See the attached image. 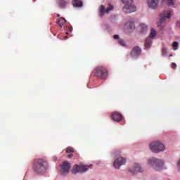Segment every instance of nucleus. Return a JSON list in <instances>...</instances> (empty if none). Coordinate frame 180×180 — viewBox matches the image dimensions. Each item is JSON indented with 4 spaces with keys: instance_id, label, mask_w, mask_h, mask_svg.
Wrapping results in <instances>:
<instances>
[{
    "instance_id": "1",
    "label": "nucleus",
    "mask_w": 180,
    "mask_h": 180,
    "mask_svg": "<svg viewBox=\"0 0 180 180\" xmlns=\"http://www.w3.org/2000/svg\"><path fill=\"white\" fill-rule=\"evenodd\" d=\"M47 161L43 159H36L34 162L33 170L37 175H41L46 172Z\"/></svg>"
},
{
    "instance_id": "2",
    "label": "nucleus",
    "mask_w": 180,
    "mask_h": 180,
    "mask_svg": "<svg viewBox=\"0 0 180 180\" xmlns=\"http://www.w3.org/2000/svg\"><path fill=\"white\" fill-rule=\"evenodd\" d=\"M148 164L155 171H161L164 167V162L155 158H150L148 160Z\"/></svg>"
},
{
    "instance_id": "3",
    "label": "nucleus",
    "mask_w": 180,
    "mask_h": 180,
    "mask_svg": "<svg viewBox=\"0 0 180 180\" xmlns=\"http://www.w3.org/2000/svg\"><path fill=\"white\" fill-rule=\"evenodd\" d=\"M94 75L99 79H106L108 78V69L105 67H97L94 70Z\"/></svg>"
},
{
    "instance_id": "4",
    "label": "nucleus",
    "mask_w": 180,
    "mask_h": 180,
    "mask_svg": "<svg viewBox=\"0 0 180 180\" xmlns=\"http://www.w3.org/2000/svg\"><path fill=\"white\" fill-rule=\"evenodd\" d=\"M150 149L153 153H160L165 150V146L160 141H155L150 143Z\"/></svg>"
},
{
    "instance_id": "5",
    "label": "nucleus",
    "mask_w": 180,
    "mask_h": 180,
    "mask_svg": "<svg viewBox=\"0 0 180 180\" xmlns=\"http://www.w3.org/2000/svg\"><path fill=\"white\" fill-rule=\"evenodd\" d=\"M122 2L125 4L122 8L124 13H131V12H136V6L133 4V0H122Z\"/></svg>"
},
{
    "instance_id": "6",
    "label": "nucleus",
    "mask_w": 180,
    "mask_h": 180,
    "mask_svg": "<svg viewBox=\"0 0 180 180\" xmlns=\"http://www.w3.org/2000/svg\"><path fill=\"white\" fill-rule=\"evenodd\" d=\"M89 167L91 166L84 165H75L72 169V174H74L75 175L77 174H84V172H86V171L89 169Z\"/></svg>"
},
{
    "instance_id": "7",
    "label": "nucleus",
    "mask_w": 180,
    "mask_h": 180,
    "mask_svg": "<svg viewBox=\"0 0 180 180\" xmlns=\"http://www.w3.org/2000/svg\"><path fill=\"white\" fill-rule=\"evenodd\" d=\"M60 174L61 175H67L70 172L71 165L68 162H64L60 166Z\"/></svg>"
},
{
    "instance_id": "8",
    "label": "nucleus",
    "mask_w": 180,
    "mask_h": 180,
    "mask_svg": "<svg viewBox=\"0 0 180 180\" xmlns=\"http://www.w3.org/2000/svg\"><path fill=\"white\" fill-rule=\"evenodd\" d=\"M124 164H126V158L123 157H119L114 161V168H116V169H119V168H120L122 165H124Z\"/></svg>"
},
{
    "instance_id": "9",
    "label": "nucleus",
    "mask_w": 180,
    "mask_h": 180,
    "mask_svg": "<svg viewBox=\"0 0 180 180\" xmlns=\"http://www.w3.org/2000/svg\"><path fill=\"white\" fill-rule=\"evenodd\" d=\"M129 171L132 175H134V174H137V172H143V169L139 164L135 163L132 169H129Z\"/></svg>"
},
{
    "instance_id": "10",
    "label": "nucleus",
    "mask_w": 180,
    "mask_h": 180,
    "mask_svg": "<svg viewBox=\"0 0 180 180\" xmlns=\"http://www.w3.org/2000/svg\"><path fill=\"white\" fill-rule=\"evenodd\" d=\"M158 2H160V0H147L148 8H150V9H157Z\"/></svg>"
},
{
    "instance_id": "11",
    "label": "nucleus",
    "mask_w": 180,
    "mask_h": 180,
    "mask_svg": "<svg viewBox=\"0 0 180 180\" xmlns=\"http://www.w3.org/2000/svg\"><path fill=\"white\" fill-rule=\"evenodd\" d=\"M110 11H113V6L112 5H109L107 8H105V6H101V10H100V15L101 16H103L104 13H109Z\"/></svg>"
},
{
    "instance_id": "12",
    "label": "nucleus",
    "mask_w": 180,
    "mask_h": 180,
    "mask_svg": "<svg viewBox=\"0 0 180 180\" xmlns=\"http://www.w3.org/2000/svg\"><path fill=\"white\" fill-rule=\"evenodd\" d=\"M125 29L127 30L129 33H131L136 29V27L134 26V22L132 21H128L125 24Z\"/></svg>"
},
{
    "instance_id": "13",
    "label": "nucleus",
    "mask_w": 180,
    "mask_h": 180,
    "mask_svg": "<svg viewBox=\"0 0 180 180\" xmlns=\"http://www.w3.org/2000/svg\"><path fill=\"white\" fill-rule=\"evenodd\" d=\"M111 117L115 122H120L123 119V115L120 112H115L112 113Z\"/></svg>"
},
{
    "instance_id": "14",
    "label": "nucleus",
    "mask_w": 180,
    "mask_h": 180,
    "mask_svg": "<svg viewBox=\"0 0 180 180\" xmlns=\"http://www.w3.org/2000/svg\"><path fill=\"white\" fill-rule=\"evenodd\" d=\"M141 54V49L139 46H135L131 52V56H132V57H138V56H140Z\"/></svg>"
},
{
    "instance_id": "15",
    "label": "nucleus",
    "mask_w": 180,
    "mask_h": 180,
    "mask_svg": "<svg viewBox=\"0 0 180 180\" xmlns=\"http://www.w3.org/2000/svg\"><path fill=\"white\" fill-rule=\"evenodd\" d=\"M160 17H161L160 23H164L165 22V19H167V18L168 19H169L171 18V11H167V13L161 14Z\"/></svg>"
},
{
    "instance_id": "16",
    "label": "nucleus",
    "mask_w": 180,
    "mask_h": 180,
    "mask_svg": "<svg viewBox=\"0 0 180 180\" xmlns=\"http://www.w3.org/2000/svg\"><path fill=\"white\" fill-rule=\"evenodd\" d=\"M152 43L153 41H151V38L150 37L146 38L145 40V47L146 49H150Z\"/></svg>"
},
{
    "instance_id": "17",
    "label": "nucleus",
    "mask_w": 180,
    "mask_h": 180,
    "mask_svg": "<svg viewBox=\"0 0 180 180\" xmlns=\"http://www.w3.org/2000/svg\"><path fill=\"white\" fill-rule=\"evenodd\" d=\"M66 22L67 20H65L64 18H60L59 20L57 21V23L60 27H63Z\"/></svg>"
},
{
    "instance_id": "18",
    "label": "nucleus",
    "mask_w": 180,
    "mask_h": 180,
    "mask_svg": "<svg viewBox=\"0 0 180 180\" xmlns=\"http://www.w3.org/2000/svg\"><path fill=\"white\" fill-rule=\"evenodd\" d=\"M72 4L75 8L82 6V1L81 0H74Z\"/></svg>"
},
{
    "instance_id": "19",
    "label": "nucleus",
    "mask_w": 180,
    "mask_h": 180,
    "mask_svg": "<svg viewBox=\"0 0 180 180\" xmlns=\"http://www.w3.org/2000/svg\"><path fill=\"white\" fill-rule=\"evenodd\" d=\"M139 29H141V33H145V32H147V25L146 24H141L139 26Z\"/></svg>"
},
{
    "instance_id": "20",
    "label": "nucleus",
    "mask_w": 180,
    "mask_h": 180,
    "mask_svg": "<svg viewBox=\"0 0 180 180\" xmlns=\"http://www.w3.org/2000/svg\"><path fill=\"white\" fill-rule=\"evenodd\" d=\"M155 36H157V31H155V30L152 28L150 31V34L148 37H150V39H154Z\"/></svg>"
},
{
    "instance_id": "21",
    "label": "nucleus",
    "mask_w": 180,
    "mask_h": 180,
    "mask_svg": "<svg viewBox=\"0 0 180 180\" xmlns=\"http://www.w3.org/2000/svg\"><path fill=\"white\" fill-rule=\"evenodd\" d=\"M118 44H120V46H122L123 47L126 46V42L122 39H118Z\"/></svg>"
},
{
    "instance_id": "22",
    "label": "nucleus",
    "mask_w": 180,
    "mask_h": 180,
    "mask_svg": "<svg viewBox=\"0 0 180 180\" xmlns=\"http://www.w3.org/2000/svg\"><path fill=\"white\" fill-rule=\"evenodd\" d=\"M168 53V50H167V48H163L162 49V55L164 56H167V53Z\"/></svg>"
},
{
    "instance_id": "23",
    "label": "nucleus",
    "mask_w": 180,
    "mask_h": 180,
    "mask_svg": "<svg viewBox=\"0 0 180 180\" xmlns=\"http://www.w3.org/2000/svg\"><path fill=\"white\" fill-rule=\"evenodd\" d=\"M66 153H74V148H72V147H68L66 148Z\"/></svg>"
},
{
    "instance_id": "24",
    "label": "nucleus",
    "mask_w": 180,
    "mask_h": 180,
    "mask_svg": "<svg viewBox=\"0 0 180 180\" xmlns=\"http://www.w3.org/2000/svg\"><path fill=\"white\" fill-rule=\"evenodd\" d=\"M172 46L174 48V50H178V42L177 41L173 42Z\"/></svg>"
},
{
    "instance_id": "25",
    "label": "nucleus",
    "mask_w": 180,
    "mask_h": 180,
    "mask_svg": "<svg viewBox=\"0 0 180 180\" xmlns=\"http://www.w3.org/2000/svg\"><path fill=\"white\" fill-rule=\"evenodd\" d=\"M169 6H174V0H167Z\"/></svg>"
},
{
    "instance_id": "26",
    "label": "nucleus",
    "mask_w": 180,
    "mask_h": 180,
    "mask_svg": "<svg viewBox=\"0 0 180 180\" xmlns=\"http://www.w3.org/2000/svg\"><path fill=\"white\" fill-rule=\"evenodd\" d=\"M172 68H176V63H172Z\"/></svg>"
},
{
    "instance_id": "27",
    "label": "nucleus",
    "mask_w": 180,
    "mask_h": 180,
    "mask_svg": "<svg viewBox=\"0 0 180 180\" xmlns=\"http://www.w3.org/2000/svg\"><path fill=\"white\" fill-rule=\"evenodd\" d=\"M113 37H114V39H115V40H119V35H117V34H115L114 36H113Z\"/></svg>"
},
{
    "instance_id": "28",
    "label": "nucleus",
    "mask_w": 180,
    "mask_h": 180,
    "mask_svg": "<svg viewBox=\"0 0 180 180\" xmlns=\"http://www.w3.org/2000/svg\"><path fill=\"white\" fill-rule=\"evenodd\" d=\"M176 26V27H180V22H177Z\"/></svg>"
},
{
    "instance_id": "29",
    "label": "nucleus",
    "mask_w": 180,
    "mask_h": 180,
    "mask_svg": "<svg viewBox=\"0 0 180 180\" xmlns=\"http://www.w3.org/2000/svg\"><path fill=\"white\" fill-rule=\"evenodd\" d=\"M72 155H74L73 154H70L68 155V158H71V157H72Z\"/></svg>"
},
{
    "instance_id": "30",
    "label": "nucleus",
    "mask_w": 180,
    "mask_h": 180,
    "mask_svg": "<svg viewBox=\"0 0 180 180\" xmlns=\"http://www.w3.org/2000/svg\"><path fill=\"white\" fill-rule=\"evenodd\" d=\"M65 39H68V36H65Z\"/></svg>"
},
{
    "instance_id": "31",
    "label": "nucleus",
    "mask_w": 180,
    "mask_h": 180,
    "mask_svg": "<svg viewBox=\"0 0 180 180\" xmlns=\"http://www.w3.org/2000/svg\"><path fill=\"white\" fill-rule=\"evenodd\" d=\"M169 57H172V54L169 55Z\"/></svg>"
}]
</instances>
